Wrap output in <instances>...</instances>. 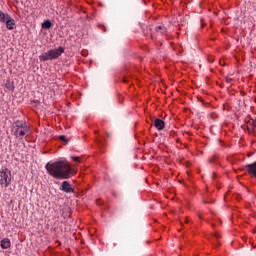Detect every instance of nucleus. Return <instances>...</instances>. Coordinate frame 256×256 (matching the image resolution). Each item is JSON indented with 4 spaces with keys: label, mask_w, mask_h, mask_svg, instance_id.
<instances>
[{
    "label": "nucleus",
    "mask_w": 256,
    "mask_h": 256,
    "mask_svg": "<svg viewBox=\"0 0 256 256\" xmlns=\"http://www.w3.org/2000/svg\"><path fill=\"white\" fill-rule=\"evenodd\" d=\"M244 169L247 171L248 175H252V177L256 179V161L252 164L245 165Z\"/></svg>",
    "instance_id": "nucleus-6"
},
{
    "label": "nucleus",
    "mask_w": 256,
    "mask_h": 256,
    "mask_svg": "<svg viewBox=\"0 0 256 256\" xmlns=\"http://www.w3.org/2000/svg\"><path fill=\"white\" fill-rule=\"evenodd\" d=\"M0 246L2 249H9V247H11V240H9V238H4L1 240Z\"/></svg>",
    "instance_id": "nucleus-10"
},
{
    "label": "nucleus",
    "mask_w": 256,
    "mask_h": 256,
    "mask_svg": "<svg viewBox=\"0 0 256 256\" xmlns=\"http://www.w3.org/2000/svg\"><path fill=\"white\" fill-rule=\"evenodd\" d=\"M13 133L17 138L23 139V137H26V135H29V126L27 125V122L17 120L13 123Z\"/></svg>",
    "instance_id": "nucleus-2"
},
{
    "label": "nucleus",
    "mask_w": 256,
    "mask_h": 256,
    "mask_svg": "<svg viewBox=\"0 0 256 256\" xmlns=\"http://www.w3.org/2000/svg\"><path fill=\"white\" fill-rule=\"evenodd\" d=\"M11 171L8 168L0 170V185L2 187H9L11 185Z\"/></svg>",
    "instance_id": "nucleus-4"
},
{
    "label": "nucleus",
    "mask_w": 256,
    "mask_h": 256,
    "mask_svg": "<svg viewBox=\"0 0 256 256\" xmlns=\"http://www.w3.org/2000/svg\"><path fill=\"white\" fill-rule=\"evenodd\" d=\"M45 169L54 179H71L75 175V170L67 161L47 163Z\"/></svg>",
    "instance_id": "nucleus-1"
},
{
    "label": "nucleus",
    "mask_w": 256,
    "mask_h": 256,
    "mask_svg": "<svg viewBox=\"0 0 256 256\" xmlns=\"http://www.w3.org/2000/svg\"><path fill=\"white\" fill-rule=\"evenodd\" d=\"M216 177H217V174H216L215 172H213L212 178H213V179H216Z\"/></svg>",
    "instance_id": "nucleus-21"
},
{
    "label": "nucleus",
    "mask_w": 256,
    "mask_h": 256,
    "mask_svg": "<svg viewBox=\"0 0 256 256\" xmlns=\"http://www.w3.org/2000/svg\"><path fill=\"white\" fill-rule=\"evenodd\" d=\"M143 29V35H145V37H151V39H153V34H151V32L153 31V29L151 28V26H145V28Z\"/></svg>",
    "instance_id": "nucleus-11"
},
{
    "label": "nucleus",
    "mask_w": 256,
    "mask_h": 256,
    "mask_svg": "<svg viewBox=\"0 0 256 256\" xmlns=\"http://www.w3.org/2000/svg\"><path fill=\"white\" fill-rule=\"evenodd\" d=\"M63 53H65V48H63L62 46H59L56 49H52L46 53H43L42 55L39 56V59L42 62L53 61V59H59V57H61Z\"/></svg>",
    "instance_id": "nucleus-3"
},
{
    "label": "nucleus",
    "mask_w": 256,
    "mask_h": 256,
    "mask_svg": "<svg viewBox=\"0 0 256 256\" xmlns=\"http://www.w3.org/2000/svg\"><path fill=\"white\" fill-rule=\"evenodd\" d=\"M107 137H111V133L106 132Z\"/></svg>",
    "instance_id": "nucleus-22"
},
{
    "label": "nucleus",
    "mask_w": 256,
    "mask_h": 256,
    "mask_svg": "<svg viewBox=\"0 0 256 256\" xmlns=\"http://www.w3.org/2000/svg\"><path fill=\"white\" fill-rule=\"evenodd\" d=\"M215 159H217V155H213V157L209 159V162L215 163Z\"/></svg>",
    "instance_id": "nucleus-20"
},
{
    "label": "nucleus",
    "mask_w": 256,
    "mask_h": 256,
    "mask_svg": "<svg viewBox=\"0 0 256 256\" xmlns=\"http://www.w3.org/2000/svg\"><path fill=\"white\" fill-rule=\"evenodd\" d=\"M6 89H8L9 91H13V89H15V87L13 86L12 83H10L9 81L5 84Z\"/></svg>",
    "instance_id": "nucleus-16"
},
{
    "label": "nucleus",
    "mask_w": 256,
    "mask_h": 256,
    "mask_svg": "<svg viewBox=\"0 0 256 256\" xmlns=\"http://www.w3.org/2000/svg\"><path fill=\"white\" fill-rule=\"evenodd\" d=\"M154 127L158 130V131H163V129H165V121L156 118L154 120Z\"/></svg>",
    "instance_id": "nucleus-8"
},
{
    "label": "nucleus",
    "mask_w": 256,
    "mask_h": 256,
    "mask_svg": "<svg viewBox=\"0 0 256 256\" xmlns=\"http://www.w3.org/2000/svg\"><path fill=\"white\" fill-rule=\"evenodd\" d=\"M214 237L216 239V247H219V245H221V243H219V239L221 238V236L219 235V233H215Z\"/></svg>",
    "instance_id": "nucleus-17"
},
{
    "label": "nucleus",
    "mask_w": 256,
    "mask_h": 256,
    "mask_svg": "<svg viewBox=\"0 0 256 256\" xmlns=\"http://www.w3.org/2000/svg\"><path fill=\"white\" fill-rule=\"evenodd\" d=\"M6 25V29L8 31H13L15 29V19H13L11 16L7 18V21L4 22Z\"/></svg>",
    "instance_id": "nucleus-7"
},
{
    "label": "nucleus",
    "mask_w": 256,
    "mask_h": 256,
    "mask_svg": "<svg viewBox=\"0 0 256 256\" xmlns=\"http://www.w3.org/2000/svg\"><path fill=\"white\" fill-rule=\"evenodd\" d=\"M252 125H253L254 128H252V130H250V129L248 128V131H249V133H253V135L256 136V120H253V121H252Z\"/></svg>",
    "instance_id": "nucleus-14"
},
{
    "label": "nucleus",
    "mask_w": 256,
    "mask_h": 256,
    "mask_svg": "<svg viewBox=\"0 0 256 256\" xmlns=\"http://www.w3.org/2000/svg\"><path fill=\"white\" fill-rule=\"evenodd\" d=\"M58 139L60 141H62L63 143H65V145H67V143H69V140L67 139V136H65V135L58 136Z\"/></svg>",
    "instance_id": "nucleus-15"
},
{
    "label": "nucleus",
    "mask_w": 256,
    "mask_h": 256,
    "mask_svg": "<svg viewBox=\"0 0 256 256\" xmlns=\"http://www.w3.org/2000/svg\"><path fill=\"white\" fill-rule=\"evenodd\" d=\"M50 27H53V24L50 20H44L42 23V29H49Z\"/></svg>",
    "instance_id": "nucleus-13"
},
{
    "label": "nucleus",
    "mask_w": 256,
    "mask_h": 256,
    "mask_svg": "<svg viewBox=\"0 0 256 256\" xmlns=\"http://www.w3.org/2000/svg\"><path fill=\"white\" fill-rule=\"evenodd\" d=\"M60 191H63V193H75V188L71 186V183L69 181H63L61 186H60Z\"/></svg>",
    "instance_id": "nucleus-5"
},
{
    "label": "nucleus",
    "mask_w": 256,
    "mask_h": 256,
    "mask_svg": "<svg viewBox=\"0 0 256 256\" xmlns=\"http://www.w3.org/2000/svg\"><path fill=\"white\" fill-rule=\"evenodd\" d=\"M155 31H156V33H159L160 35H167V28L163 24L156 26Z\"/></svg>",
    "instance_id": "nucleus-9"
},
{
    "label": "nucleus",
    "mask_w": 256,
    "mask_h": 256,
    "mask_svg": "<svg viewBox=\"0 0 256 256\" xmlns=\"http://www.w3.org/2000/svg\"><path fill=\"white\" fill-rule=\"evenodd\" d=\"M8 17L11 16L9 14H4V12L0 10V23H5Z\"/></svg>",
    "instance_id": "nucleus-12"
},
{
    "label": "nucleus",
    "mask_w": 256,
    "mask_h": 256,
    "mask_svg": "<svg viewBox=\"0 0 256 256\" xmlns=\"http://www.w3.org/2000/svg\"><path fill=\"white\" fill-rule=\"evenodd\" d=\"M225 81H226V83L231 84V83H233V78H231V77H226V78H225Z\"/></svg>",
    "instance_id": "nucleus-19"
},
{
    "label": "nucleus",
    "mask_w": 256,
    "mask_h": 256,
    "mask_svg": "<svg viewBox=\"0 0 256 256\" xmlns=\"http://www.w3.org/2000/svg\"><path fill=\"white\" fill-rule=\"evenodd\" d=\"M71 159L75 162V163H81V158L77 157V156H72Z\"/></svg>",
    "instance_id": "nucleus-18"
}]
</instances>
